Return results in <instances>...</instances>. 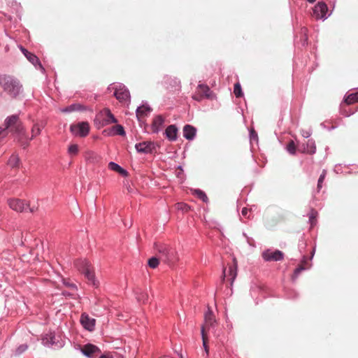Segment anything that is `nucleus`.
Instances as JSON below:
<instances>
[{
    "mask_svg": "<svg viewBox=\"0 0 358 358\" xmlns=\"http://www.w3.org/2000/svg\"><path fill=\"white\" fill-rule=\"evenodd\" d=\"M0 86L12 99H17L23 92V86L20 80L11 75L1 74Z\"/></svg>",
    "mask_w": 358,
    "mask_h": 358,
    "instance_id": "obj_1",
    "label": "nucleus"
},
{
    "mask_svg": "<svg viewBox=\"0 0 358 358\" xmlns=\"http://www.w3.org/2000/svg\"><path fill=\"white\" fill-rule=\"evenodd\" d=\"M114 90L113 96L121 103L130 102V92L127 87L122 83L111 84L108 90Z\"/></svg>",
    "mask_w": 358,
    "mask_h": 358,
    "instance_id": "obj_2",
    "label": "nucleus"
},
{
    "mask_svg": "<svg viewBox=\"0 0 358 358\" xmlns=\"http://www.w3.org/2000/svg\"><path fill=\"white\" fill-rule=\"evenodd\" d=\"M42 343L44 346L53 349H59L64 345V341L54 331L45 334L42 338Z\"/></svg>",
    "mask_w": 358,
    "mask_h": 358,
    "instance_id": "obj_3",
    "label": "nucleus"
},
{
    "mask_svg": "<svg viewBox=\"0 0 358 358\" xmlns=\"http://www.w3.org/2000/svg\"><path fill=\"white\" fill-rule=\"evenodd\" d=\"M117 122V119L108 108H105L100 111L94 119L95 124H99L101 127L116 123Z\"/></svg>",
    "mask_w": 358,
    "mask_h": 358,
    "instance_id": "obj_4",
    "label": "nucleus"
},
{
    "mask_svg": "<svg viewBox=\"0 0 358 358\" xmlns=\"http://www.w3.org/2000/svg\"><path fill=\"white\" fill-rule=\"evenodd\" d=\"M331 14L329 12L328 6L324 1H318L313 9V15L317 20H326Z\"/></svg>",
    "mask_w": 358,
    "mask_h": 358,
    "instance_id": "obj_5",
    "label": "nucleus"
},
{
    "mask_svg": "<svg viewBox=\"0 0 358 358\" xmlns=\"http://www.w3.org/2000/svg\"><path fill=\"white\" fill-rule=\"evenodd\" d=\"M71 132L76 136L85 137L90 131V125L87 122H80L70 126Z\"/></svg>",
    "mask_w": 358,
    "mask_h": 358,
    "instance_id": "obj_6",
    "label": "nucleus"
},
{
    "mask_svg": "<svg viewBox=\"0 0 358 358\" xmlns=\"http://www.w3.org/2000/svg\"><path fill=\"white\" fill-rule=\"evenodd\" d=\"M157 144L153 141H143L135 145L137 152L143 154H152L156 152Z\"/></svg>",
    "mask_w": 358,
    "mask_h": 358,
    "instance_id": "obj_7",
    "label": "nucleus"
},
{
    "mask_svg": "<svg viewBox=\"0 0 358 358\" xmlns=\"http://www.w3.org/2000/svg\"><path fill=\"white\" fill-rule=\"evenodd\" d=\"M262 258L265 262H278L284 259V253L279 250L268 249L262 252Z\"/></svg>",
    "mask_w": 358,
    "mask_h": 358,
    "instance_id": "obj_8",
    "label": "nucleus"
},
{
    "mask_svg": "<svg viewBox=\"0 0 358 358\" xmlns=\"http://www.w3.org/2000/svg\"><path fill=\"white\" fill-rule=\"evenodd\" d=\"M20 49L25 57L35 66L36 69L41 70L42 72L45 71V69L42 66L39 59L36 55L29 52L22 45H20Z\"/></svg>",
    "mask_w": 358,
    "mask_h": 358,
    "instance_id": "obj_9",
    "label": "nucleus"
},
{
    "mask_svg": "<svg viewBox=\"0 0 358 358\" xmlns=\"http://www.w3.org/2000/svg\"><path fill=\"white\" fill-rule=\"evenodd\" d=\"M8 203L12 210L20 213L24 212L27 207H29V203L20 199H10L8 200Z\"/></svg>",
    "mask_w": 358,
    "mask_h": 358,
    "instance_id": "obj_10",
    "label": "nucleus"
},
{
    "mask_svg": "<svg viewBox=\"0 0 358 358\" xmlns=\"http://www.w3.org/2000/svg\"><path fill=\"white\" fill-rule=\"evenodd\" d=\"M237 267H238L237 262H236V259H234L233 264H231L229 266V271H228V273H229L228 276L229 277L231 286H232V285L237 276ZM227 277V268H224L223 271H222V280H224Z\"/></svg>",
    "mask_w": 358,
    "mask_h": 358,
    "instance_id": "obj_11",
    "label": "nucleus"
},
{
    "mask_svg": "<svg viewBox=\"0 0 358 358\" xmlns=\"http://www.w3.org/2000/svg\"><path fill=\"white\" fill-rule=\"evenodd\" d=\"M80 323L84 329L89 331H93L95 328L96 320L90 317L87 313H83L81 314Z\"/></svg>",
    "mask_w": 358,
    "mask_h": 358,
    "instance_id": "obj_12",
    "label": "nucleus"
},
{
    "mask_svg": "<svg viewBox=\"0 0 358 358\" xmlns=\"http://www.w3.org/2000/svg\"><path fill=\"white\" fill-rule=\"evenodd\" d=\"M164 122L165 117L162 115H157L155 116L151 124L152 133L158 134L160 132L164 126Z\"/></svg>",
    "mask_w": 358,
    "mask_h": 358,
    "instance_id": "obj_13",
    "label": "nucleus"
},
{
    "mask_svg": "<svg viewBox=\"0 0 358 358\" xmlns=\"http://www.w3.org/2000/svg\"><path fill=\"white\" fill-rule=\"evenodd\" d=\"M178 128L176 124H170L166 128L164 134L169 141L173 142L178 138Z\"/></svg>",
    "mask_w": 358,
    "mask_h": 358,
    "instance_id": "obj_14",
    "label": "nucleus"
},
{
    "mask_svg": "<svg viewBox=\"0 0 358 358\" xmlns=\"http://www.w3.org/2000/svg\"><path fill=\"white\" fill-rule=\"evenodd\" d=\"M152 110L147 101H143L142 104L137 107L136 110V116L138 121L141 117L148 116Z\"/></svg>",
    "mask_w": 358,
    "mask_h": 358,
    "instance_id": "obj_15",
    "label": "nucleus"
},
{
    "mask_svg": "<svg viewBox=\"0 0 358 358\" xmlns=\"http://www.w3.org/2000/svg\"><path fill=\"white\" fill-rule=\"evenodd\" d=\"M196 127L194 126L185 124L182 129L183 137L188 141H192L196 137Z\"/></svg>",
    "mask_w": 358,
    "mask_h": 358,
    "instance_id": "obj_16",
    "label": "nucleus"
},
{
    "mask_svg": "<svg viewBox=\"0 0 358 358\" xmlns=\"http://www.w3.org/2000/svg\"><path fill=\"white\" fill-rule=\"evenodd\" d=\"M81 352L85 357L94 358V354L99 352V349L94 345L87 344L81 348Z\"/></svg>",
    "mask_w": 358,
    "mask_h": 358,
    "instance_id": "obj_17",
    "label": "nucleus"
},
{
    "mask_svg": "<svg viewBox=\"0 0 358 358\" xmlns=\"http://www.w3.org/2000/svg\"><path fill=\"white\" fill-rule=\"evenodd\" d=\"M76 268L81 273H84L91 268V264L89 261L84 259H76L74 262Z\"/></svg>",
    "mask_w": 358,
    "mask_h": 358,
    "instance_id": "obj_18",
    "label": "nucleus"
},
{
    "mask_svg": "<svg viewBox=\"0 0 358 358\" xmlns=\"http://www.w3.org/2000/svg\"><path fill=\"white\" fill-rule=\"evenodd\" d=\"M206 327L208 329L214 328L216 324V320L215 319L213 311L208 309L204 315Z\"/></svg>",
    "mask_w": 358,
    "mask_h": 358,
    "instance_id": "obj_19",
    "label": "nucleus"
},
{
    "mask_svg": "<svg viewBox=\"0 0 358 358\" xmlns=\"http://www.w3.org/2000/svg\"><path fill=\"white\" fill-rule=\"evenodd\" d=\"M87 108L80 103H72L65 108L61 109V111L64 113H70L74 111H83L86 110Z\"/></svg>",
    "mask_w": 358,
    "mask_h": 358,
    "instance_id": "obj_20",
    "label": "nucleus"
},
{
    "mask_svg": "<svg viewBox=\"0 0 358 358\" xmlns=\"http://www.w3.org/2000/svg\"><path fill=\"white\" fill-rule=\"evenodd\" d=\"M86 278V279L88 280V283L92 285L93 286L96 287L98 285V282L96 280L94 273L90 268L89 270L86 271L85 272L83 273Z\"/></svg>",
    "mask_w": 358,
    "mask_h": 358,
    "instance_id": "obj_21",
    "label": "nucleus"
},
{
    "mask_svg": "<svg viewBox=\"0 0 358 358\" xmlns=\"http://www.w3.org/2000/svg\"><path fill=\"white\" fill-rule=\"evenodd\" d=\"M19 120V115L17 114L8 116L4 120L6 129H8L11 126L15 124Z\"/></svg>",
    "mask_w": 358,
    "mask_h": 358,
    "instance_id": "obj_22",
    "label": "nucleus"
},
{
    "mask_svg": "<svg viewBox=\"0 0 358 358\" xmlns=\"http://www.w3.org/2000/svg\"><path fill=\"white\" fill-rule=\"evenodd\" d=\"M198 88H199L202 91L203 95L207 99H212L214 96V94H213V91L210 89V87L207 85L199 84Z\"/></svg>",
    "mask_w": 358,
    "mask_h": 358,
    "instance_id": "obj_23",
    "label": "nucleus"
},
{
    "mask_svg": "<svg viewBox=\"0 0 358 358\" xmlns=\"http://www.w3.org/2000/svg\"><path fill=\"white\" fill-rule=\"evenodd\" d=\"M316 152L315 143L313 139L308 141L306 146L304 148V152L313 155Z\"/></svg>",
    "mask_w": 358,
    "mask_h": 358,
    "instance_id": "obj_24",
    "label": "nucleus"
},
{
    "mask_svg": "<svg viewBox=\"0 0 358 358\" xmlns=\"http://www.w3.org/2000/svg\"><path fill=\"white\" fill-rule=\"evenodd\" d=\"M20 160L17 155L13 154L8 162V164L13 169L20 166Z\"/></svg>",
    "mask_w": 358,
    "mask_h": 358,
    "instance_id": "obj_25",
    "label": "nucleus"
},
{
    "mask_svg": "<svg viewBox=\"0 0 358 358\" xmlns=\"http://www.w3.org/2000/svg\"><path fill=\"white\" fill-rule=\"evenodd\" d=\"M358 101V92L351 93L345 96L344 102L347 105H350Z\"/></svg>",
    "mask_w": 358,
    "mask_h": 358,
    "instance_id": "obj_26",
    "label": "nucleus"
},
{
    "mask_svg": "<svg viewBox=\"0 0 358 358\" xmlns=\"http://www.w3.org/2000/svg\"><path fill=\"white\" fill-rule=\"evenodd\" d=\"M136 299L138 302L145 303L148 301V294L147 292L139 290L136 293Z\"/></svg>",
    "mask_w": 358,
    "mask_h": 358,
    "instance_id": "obj_27",
    "label": "nucleus"
},
{
    "mask_svg": "<svg viewBox=\"0 0 358 358\" xmlns=\"http://www.w3.org/2000/svg\"><path fill=\"white\" fill-rule=\"evenodd\" d=\"M159 253L161 254L162 257H164L165 261L169 260L170 258V249L166 245H160L157 248Z\"/></svg>",
    "mask_w": 358,
    "mask_h": 358,
    "instance_id": "obj_28",
    "label": "nucleus"
},
{
    "mask_svg": "<svg viewBox=\"0 0 358 358\" xmlns=\"http://www.w3.org/2000/svg\"><path fill=\"white\" fill-rule=\"evenodd\" d=\"M194 194L196 196L197 198L201 199L204 203H208V198L206 194L200 189H196L194 190Z\"/></svg>",
    "mask_w": 358,
    "mask_h": 358,
    "instance_id": "obj_29",
    "label": "nucleus"
},
{
    "mask_svg": "<svg viewBox=\"0 0 358 358\" xmlns=\"http://www.w3.org/2000/svg\"><path fill=\"white\" fill-rule=\"evenodd\" d=\"M234 93L237 98L242 97L243 92L242 91L241 85L239 83H236L234 87Z\"/></svg>",
    "mask_w": 358,
    "mask_h": 358,
    "instance_id": "obj_30",
    "label": "nucleus"
},
{
    "mask_svg": "<svg viewBox=\"0 0 358 358\" xmlns=\"http://www.w3.org/2000/svg\"><path fill=\"white\" fill-rule=\"evenodd\" d=\"M296 145L294 141H290L286 147V150L292 155H294L296 154Z\"/></svg>",
    "mask_w": 358,
    "mask_h": 358,
    "instance_id": "obj_31",
    "label": "nucleus"
},
{
    "mask_svg": "<svg viewBox=\"0 0 358 358\" xmlns=\"http://www.w3.org/2000/svg\"><path fill=\"white\" fill-rule=\"evenodd\" d=\"M159 259L156 257H150L148 261V265L149 267L152 268H155L159 265Z\"/></svg>",
    "mask_w": 358,
    "mask_h": 358,
    "instance_id": "obj_32",
    "label": "nucleus"
},
{
    "mask_svg": "<svg viewBox=\"0 0 358 358\" xmlns=\"http://www.w3.org/2000/svg\"><path fill=\"white\" fill-rule=\"evenodd\" d=\"M307 246V243L303 236L299 239L298 248L300 253H303Z\"/></svg>",
    "mask_w": 358,
    "mask_h": 358,
    "instance_id": "obj_33",
    "label": "nucleus"
},
{
    "mask_svg": "<svg viewBox=\"0 0 358 358\" xmlns=\"http://www.w3.org/2000/svg\"><path fill=\"white\" fill-rule=\"evenodd\" d=\"M113 130L117 135L124 136L126 134L124 127L120 124H117L115 126Z\"/></svg>",
    "mask_w": 358,
    "mask_h": 358,
    "instance_id": "obj_34",
    "label": "nucleus"
},
{
    "mask_svg": "<svg viewBox=\"0 0 358 358\" xmlns=\"http://www.w3.org/2000/svg\"><path fill=\"white\" fill-rule=\"evenodd\" d=\"M62 283L67 287H69L73 289H77V286L73 282H70L69 279L62 278Z\"/></svg>",
    "mask_w": 358,
    "mask_h": 358,
    "instance_id": "obj_35",
    "label": "nucleus"
},
{
    "mask_svg": "<svg viewBox=\"0 0 358 358\" xmlns=\"http://www.w3.org/2000/svg\"><path fill=\"white\" fill-rule=\"evenodd\" d=\"M41 131V129L39 127L38 124H37V123L34 124L32 127V129H31L32 136H31V139H32L34 136L40 134Z\"/></svg>",
    "mask_w": 358,
    "mask_h": 358,
    "instance_id": "obj_36",
    "label": "nucleus"
},
{
    "mask_svg": "<svg viewBox=\"0 0 358 358\" xmlns=\"http://www.w3.org/2000/svg\"><path fill=\"white\" fill-rule=\"evenodd\" d=\"M28 348V345L27 344H22L19 345L15 350V355H20L24 352Z\"/></svg>",
    "mask_w": 358,
    "mask_h": 358,
    "instance_id": "obj_37",
    "label": "nucleus"
},
{
    "mask_svg": "<svg viewBox=\"0 0 358 358\" xmlns=\"http://www.w3.org/2000/svg\"><path fill=\"white\" fill-rule=\"evenodd\" d=\"M305 269V267L303 266H300L298 268H295L294 273L292 275V280L294 281L298 278L301 272L302 271H304Z\"/></svg>",
    "mask_w": 358,
    "mask_h": 358,
    "instance_id": "obj_38",
    "label": "nucleus"
},
{
    "mask_svg": "<svg viewBox=\"0 0 358 358\" xmlns=\"http://www.w3.org/2000/svg\"><path fill=\"white\" fill-rule=\"evenodd\" d=\"M301 31V34L303 35L302 45L305 46L308 44L307 29L306 27H303Z\"/></svg>",
    "mask_w": 358,
    "mask_h": 358,
    "instance_id": "obj_39",
    "label": "nucleus"
},
{
    "mask_svg": "<svg viewBox=\"0 0 358 358\" xmlns=\"http://www.w3.org/2000/svg\"><path fill=\"white\" fill-rule=\"evenodd\" d=\"M78 152V147L76 144H71L69 146L68 152L70 155H76Z\"/></svg>",
    "mask_w": 358,
    "mask_h": 358,
    "instance_id": "obj_40",
    "label": "nucleus"
},
{
    "mask_svg": "<svg viewBox=\"0 0 358 358\" xmlns=\"http://www.w3.org/2000/svg\"><path fill=\"white\" fill-rule=\"evenodd\" d=\"M250 139L251 142H252V141L257 142L258 141L257 133L253 129H251L250 130Z\"/></svg>",
    "mask_w": 358,
    "mask_h": 358,
    "instance_id": "obj_41",
    "label": "nucleus"
},
{
    "mask_svg": "<svg viewBox=\"0 0 358 358\" xmlns=\"http://www.w3.org/2000/svg\"><path fill=\"white\" fill-rule=\"evenodd\" d=\"M120 166H120L119 164H117V163H115L114 162H110L108 163L109 169L114 171L115 172H117L118 171V169L120 168Z\"/></svg>",
    "mask_w": 358,
    "mask_h": 358,
    "instance_id": "obj_42",
    "label": "nucleus"
},
{
    "mask_svg": "<svg viewBox=\"0 0 358 358\" xmlns=\"http://www.w3.org/2000/svg\"><path fill=\"white\" fill-rule=\"evenodd\" d=\"M298 296H299V294L294 290L289 291L287 293V298L291 299H296L298 297Z\"/></svg>",
    "mask_w": 358,
    "mask_h": 358,
    "instance_id": "obj_43",
    "label": "nucleus"
},
{
    "mask_svg": "<svg viewBox=\"0 0 358 358\" xmlns=\"http://www.w3.org/2000/svg\"><path fill=\"white\" fill-rule=\"evenodd\" d=\"M117 173H120L121 176L124 177H127L129 175L128 171L126 169H123L122 166H120Z\"/></svg>",
    "mask_w": 358,
    "mask_h": 358,
    "instance_id": "obj_44",
    "label": "nucleus"
},
{
    "mask_svg": "<svg viewBox=\"0 0 358 358\" xmlns=\"http://www.w3.org/2000/svg\"><path fill=\"white\" fill-rule=\"evenodd\" d=\"M324 180V178H323V176L319 177V179L317 180V188L318 191H320L322 189Z\"/></svg>",
    "mask_w": 358,
    "mask_h": 358,
    "instance_id": "obj_45",
    "label": "nucleus"
},
{
    "mask_svg": "<svg viewBox=\"0 0 358 358\" xmlns=\"http://www.w3.org/2000/svg\"><path fill=\"white\" fill-rule=\"evenodd\" d=\"M178 208L181 209L182 210L187 211L189 208V206L186 203H178Z\"/></svg>",
    "mask_w": 358,
    "mask_h": 358,
    "instance_id": "obj_46",
    "label": "nucleus"
},
{
    "mask_svg": "<svg viewBox=\"0 0 358 358\" xmlns=\"http://www.w3.org/2000/svg\"><path fill=\"white\" fill-rule=\"evenodd\" d=\"M301 135L303 138H308V137L310 136L311 135V131H307V130H302L301 131Z\"/></svg>",
    "mask_w": 358,
    "mask_h": 358,
    "instance_id": "obj_47",
    "label": "nucleus"
},
{
    "mask_svg": "<svg viewBox=\"0 0 358 358\" xmlns=\"http://www.w3.org/2000/svg\"><path fill=\"white\" fill-rule=\"evenodd\" d=\"M203 341V349H204L205 353H206V357H207L208 356V353H209L208 346L207 345L206 341Z\"/></svg>",
    "mask_w": 358,
    "mask_h": 358,
    "instance_id": "obj_48",
    "label": "nucleus"
},
{
    "mask_svg": "<svg viewBox=\"0 0 358 358\" xmlns=\"http://www.w3.org/2000/svg\"><path fill=\"white\" fill-rule=\"evenodd\" d=\"M249 210L247 208H243L241 210V214L243 217H247Z\"/></svg>",
    "mask_w": 358,
    "mask_h": 358,
    "instance_id": "obj_49",
    "label": "nucleus"
},
{
    "mask_svg": "<svg viewBox=\"0 0 358 358\" xmlns=\"http://www.w3.org/2000/svg\"><path fill=\"white\" fill-rule=\"evenodd\" d=\"M201 334L202 341H206L204 327H203V326L201 328Z\"/></svg>",
    "mask_w": 358,
    "mask_h": 358,
    "instance_id": "obj_50",
    "label": "nucleus"
},
{
    "mask_svg": "<svg viewBox=\"0 0 358 358\" xmlns=\"http://www.w3.org/2000/svg\"><path fill=\"white\" fill-rule=\"evenodd\" d=\"M341 113L345 117H349V116H350L351 115H352L354 113L353 111L348 113V112H346L345 110H341Z\"/></svg>",
    "mask_w": 358,
    "mask_h": 358,
    "instance_id": "obj_51",
    "label": "nucleus"
},
{
    "mask_svg": "<svg viewBox=\"0 0 358 358\" xmlns=\"http://www.w3.org/2000/svg\"><path fill=\"white\" fill-rule=\"evenodd\" d=\"M99 358H113L110 354H105L101 355Z\"/></svg>",
    "mask_w": 358,
    "mask_h": 358,
    "instance_id": "obj_52",
    "label": "nucleus"
},
{
    "mask_svg": "<svg viewBox=\"0 0 358 358\" xmlns=\"http://www.w3.org/2000/svg\"><path fill=\"white\" fill-rule=\"evenodd\" d=\"M315 219V216L311 214L310 216H309V222H310L311 225L313 224V220Z\"/></svg>",
    "mask_w": 358,
    "mask_h": 358,
    "instance_id": "obj_53",
    "label": "nucleus"
},
{
    "mask_svg": "<svg viewBox=\"0 0 358 358\" xmlns=\"http://www.w3.org/2000/svg\"><path fill=\"white\" fill-rule=\"evenodd\" d=\"M27 208H29V210L30 213H34L38 209V208H35V207L30 208L29 206Z\"/></svg>",
    "mask_w": 358,
    "mask_h": 358,
    "instance_id": "obj_54",
    "label": "nucleus"
},
{
    "mask_svg": "<svg viewBox=\"0 0 358 358\" xmlns=\"http://www.w3.org/2000/svg\"><path fill=\"white\" fill-rule=\"evenodd\" d=\"M326 175H327V171L324 169L320 176H323V178H325Z\"/></svg>",
    "mask_w": 358,
    "mask_h": 358,
    "instance_id": "obj_55",
    "label": "nucleus"
},
{
    "mask_svg": "<svg viewBox=\"0 0 358 358\" xmlns=\"http://www.w3.org/2000/svg\"><path fill=\"white\" fill-rule=\"evenodd\" d=\"M315 252V247L313 248V250L311 252L310 259H312L313 258Z\"/></svg>",
    "mask_w": 358,
    "mask_h": 358,
    "instance_id": "obj_56",
    "label": "nucleus"
},
{
    "mask_svg": "<svg viewBox=\"0 0 358 358\" xmlns=\"http://www.w3.org/2000/svg\"><path fill=\"white\" fill-rule=\"evenodd\" d=\"M62 295L65 296H71V294L69 292H62Z\"/></svg>",
    "mask_w": 358,
    "mask_h": 358,
    "instance_id": "obj_57",
    "label": "nucleus"
},
{
    "mask_svg": "<svg viewBox=\"0 0 358 358\" xmlns=\"http://www.w3.org/2000/svg\"><path fill=\"white\" fill-rule=\"evenodd\" d=\"M174 83L179 85L180 83V80L178 78L174 79Z\"/></svg>",
    "mask_w": 358,
    "mask_h": 358,
    "instance_id": "obj_58",
    "label": "nucleus"
},
{
    "mask_svg": "<svg viewBox=\"0 0 358 358\" xmlns=\"http://www.w3.org/2000/svg\"><path fill=\"white\" fill-rule=\"evenodd\" d=\"M306 259H307V257L306 255H303V256H302L303 262H306Z\"/></svg>",
    "mask_w": 358,
    "mask_h": 358,
    "instance_id": "obj_59",
    "label": "nucleus"
},
{
    "mask_svg": "<svg viewBox=\"0 0 358 358\" xmlns=\"http://www.w3.org/2000/svg\"><path fill=\"white\" fill-rule=\"evenodd\" d=\"M6 129V127L5 128L0 127V134H2Z\"/></svg>",
    "mask_w": 358,
    "mask_h": 358,
    "instance_id": "obj_60",
    "label": "nucleus"
},
{
    "mask_svg": "<svg viewBox=\"0 0 358 358\" xmlns=\"http://www.w3.org/2000/svg\"><path fill=\"white\" fill-rule=\"evenodd\" d=\"M339 167H340L339 166H336L335 171H336L337 173H338V171H340Z\"/></svg>",
    "mask_w": 358,
    "mask_h": 358,
    "instance_id": "obj_61",
    "label": "nucleus"
},
{
    "mask_svg": "<svg viewBox=\"0 0 358 358\" xmlns=\"http://www.w3.org/2000/svg\"><path fill=\"white\" fill-rule=\"evenodd\" d=\"M178 169L180 170L181 172H183V169L182 168V166H178Z\"/></svg>",
    "mask_w": 358,
    "mask_h": 358,
    "instance_id": "obj_62",
    "label": "nucleus"
},
{
    "mask_svg": "<svg viewBox=\"0 0 358 358\" xmlns=\"http://www.w3.org/2000/svg\"><path fill=\"white\" fill-rule=\"evenodd\" d=\"M309 3H314L316 0H307Z\"/></svg>",
    "mask_w": 358,
    "mask_h": 358,
    "instance_id": "obj_63",
    "label": "nucleus"
},
{
    "mask_svg": "<svg viewBox=\"0 0 358 358\" xmlns=\"http://www.w3.org/2000/svg\"><path fill=\"white\" fill-rule=\"evenodd\" d=\"M17 129L20 130V125H17Z\"/></svg>",
    "mask_w": 358,
    "mask_h": 358,
    "instance_id": "obj_64",
    "label": "nucleus"
}]
</instances>
